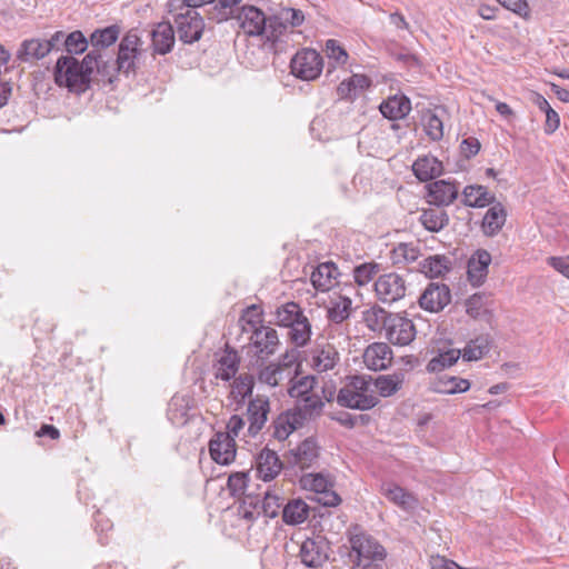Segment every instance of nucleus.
I'll return each instance as SVG.
<instances>
[{
    "label": "nucleus",
    "instance_id": "obj_1",
    "mask_svg": "<svg viewBox=\"0 0 569 569\" xmlns=\"http://www.w3.org/2000/svg\"><path fill=\"white\" fill-rule=\"evenodd\" d=\"M96 52H88L82 61L72 56L58 59L54 69V80L58 86L67 87L70 91L83 92L89 87L92 74H98Z\"/></svg>",
    "mask_w": 569,
    "mask_h": 569
},
{
    "label": "nucleus",
    "instance_id": "obj_2",
    "mask_svg": "<svg viewBox=\"0 0 569 569\" xmlns=\"http://www.w3.org/2000/svg\"><path fill=\"white\" fill-rule=\"evenodd\" d=\"M288 395L297 400L296 411L305 413L303 416L313 419L322 412L325 400L331 401L333 390L331 388H321V395L317 389L318 380L315 376H303L288 381Z\"/></svg>",
    "mask_w": 569,
    "mask_h": 569
},
{
    "label": "nucleus",
    "instance_id": "obj_3",
    "mask_svg": "<svg viewBox=\"0 0 569 569\" xmlns=\"http://www.w3.org/2000/svg\"><path fill=\"white\" fill-rule=\"evenodd\" d=\"M300 365L296 362L293 353L286 352L279 361H251V390L254 382L274 388L283 381H291L298 377Z\"/></svg>",
    "mask_w": 569,
    "mask_h": 569
},
{
    "label": "nucleus",
    "instance_id": "obj_4",
    "mask_svg": "<svg viewBox=\"0 0 569 569\" xmlns=\"http://www.w3.org/2000/svg\"><path fill=\"white\" fill-rule=\"evenodd\" d=\"M203 0H182L177 11L172 13L173 28L183 43L199 41L204 30L206 10L201 4Z\"/></svg>",
    "mask_w": 569,
    "mask_h": 569
},
{
    "label": "nucleus",
    "instance_id": "obj_5",
    "mask_svg": "<svg viewBox=\"0 0 569 569\" xmlns=\"http://www.w3.org/2000/svg\"><path fill=\"white\" fill-rule=\"evenodd\" d=\"M337 402L341 407L357 410L373 408L379 399L372 388V379L366 376L348 377L338 392Z\"/></svg>",
    "mask_w": 569,
    "mask_h": 569
},
{
    "label": "nucleus",
    "instance_id": "obj_6",
    "mask_svg": "<svg viewBox=\"0 0 569 569\" xmlns=\"http://www.w3.org/2000/svg\"><path fill=\"white\" fill-rule=\"evenodd\" d=\"M251 38L254 41L251 46L261 47L263 50L271 51L280 36L286 30V24L276 17H266L264 13L254 6H251Z\"/></svg>",
    "mask_w": 569,
    "mask_h": 569
},
{
    "label": "nucleus",
    "instance_id": "obj_7",
    "mask_svg": "<svg viewBox=\"0 0 569 569\" xmlns=\"http://www.w3.org/2000/svg\"><path fill=\"white\" fill-rule=\"evenodd\" d=\"M352 553L356 555L357 566L362 569H381L386 558V549L377 539L366 532H356L350 539Z\"/></svg>",
    "mask_w": 569,
    "mask_h": 569
},
{
    "label": "nucleus",
    "instance_id": "obj_8",
    "mask_svg": "<svg viewBox=\"0 0 569 569\" xmlns=\"http://www.w3.org/2000/svg\"><path fill=\"white\" fill-rule=\"evenodd\" d=\"M121 29L118 24H112L102 29H97L90 34L92 49L89 52H96L98 57V74L103 81L112 83L114 81V64L112 60H104L103 49L109 48L118 40Z\"/></svg>",
    "mask_w": 569,
    "mask_h": 569
},
{
    "label": "nucleus",
    "instance_id": "obj_9",
    "mask_svg": "<svg viewBox=\"0 0 569 569\" xmlns=\"http://www.w3.org/2000/svg\"><path fill=\"white\" fill-rule=\"evenodd\" d=\"M143 41L139 34L138 29H130L121 38L118 46V54L114 64V79L118 73H134L137 70V61L142 54Z\"/></svg>",
    "mask_w": 569,
    "mask_h": 569
},
{
    "label": "nucleus",
    "instance_id": "obj_10",
    "mask_svg": "<svg viewBox=\"0 0 569 569\" xmlns=\"http://www.w3.org/2000/svg\"><path fill=\"white\" fill-rule=\"evenodd\" d=\"M279 345L278 332L273 327H254L251 320V361L268 360L276 353Z\"/></svg>",
    "mask_w": 569,
    "mask_h": 569
},
{
    "label": "nucleus",
    "instance_id": "obj_11",
    "mask_svg": "<svg viewBox=\"0 0 569 569\" xmlns=\"http://www.w3.org/2000/svg\"><path fill=\"white\" fill-rule=\"evenodd\" d=\"M407 289L406 278L393 271L380 274L373 283V292L377 300L385 305H392L403 299Z\"/></svg>",
    "mask_w": 569,
    "mask_h": 569
},
{
    "label": "nucleus",
    "instance_id": "obj_12",
    "mask_svg": "<svg viewBox=\"0 0 569 569\" xmlns=\"http://www.w3.org/2000/svg\"><path fill=\"white\" fill-rule=\"evenodd\" d=\"M290 69L296 78L311 81L321 74L323 59L317 50L303 48L291 58Z\"/></svg>",
    "mask_w": 569,
    "mask_h": 569
},
{
    "label": "nucleus",
    "instance_id": "obj_13",
    "mask_svg": "<svg viewBox=\"0 0 569 569\" xmlns=\"http://www.w3.org/2000/svg\"><path fill=\"white\" fill-rule=\"evenodd\" d=\"M383 329L388 341L396 346H408L417 333L412 320L399 313H389L385 318Z\"/></svg>",
    "mask_w": 569,
    "mask_h": 569
},
{
    "label": "nucleus",
    "instance_id": "obj_14",
    "mask_svg": "<svg viewBox=\"0 0 569 569\" xmlns=\"http://www.w3.org/2000/svg\"><path fill=\"white\" fill-rule=\"evenodd\" d=\"M300 483L303 489L318 493V502L326 507H336L341 502L339 495L332 490L331 478L327 475L306 473L300 478Z\"/></svg>",
    "mask_w": 569,
    "mask_h": 569
},
{
    "label": "nucleus",
    "instance_id": "obj_15",
    "mask_svg": "<svg viewBox=\"0 0 569 569\" xmlns=\"http://www.w3.org/2000/svg\"><path fill=\"white\" fill-rule=\"evenodd\" d=\"M451 300L450 289L443 283H430L419 298V306L429 312H439Z\"/></svg>",
    "mask_w": 569,
    "mask_h": 569
},
{
    "label": "nucleus",
    "instance_id": "obj_16",
    "mask_svg": "<svg viewBox=\"0 0 569 569\" xmlns=\"http://www.w3.org/2000/svg\"><path fill=\"white\" fill-rule=\"evenodd\" d=\"M428 202L437 207L451 204L459 194V184L450 180H436L427 186Z\"/></svg>",
    "mask_w": 569,
    "mask_h": 569
},
{
    "label": "nucleus",
    "instance_id": "obj_17",
    "mask_svg": "<svg viewBox=\"0 0 569 569\" xmlns=\"http://www.w3.org/2000/svg\"><path fill=\"white\" fill-rule=\"evenodd\" d=\"M247 472H234L228 478V488L236 502L229 508L230 511L237 510L239 519L244 521L249 518V507L247 505Z\"/></svg>",
    "mask_w": 569,
    "mask_h": 569
},
{
    "label": "nucleus",
    "instance_id": "obj_18",
    "mask_svg": "<svg viewBox=\"0 0 569 569\" xmlns=\"http://www.w3.org/2000/svg\"><path fill=\"white\" fill-rule=\"evenodd\" d=\"M340 361V355L332 343H317L310 351L309 363L317 372L332 370Z\"/></svg>",
    "mask_w": 569,
    "mask_h": 569
},
{
    "label": "nucleus",
    "instance_id": "obj_19",
    "mask_svg": "<svg viewBox=\"0 0 569 569\" xmlns=\"http://www.w3.org/2000/svg\"><path fill=\"white\" fill-rule=\"evenodd\" d=\"M209 453L219 465H229L236 458V443L230 433L217 432L209 442Z\"/></svg>",
    "mask_w": 569,
    "mask_h": 569
},
{
    "label": "nucleus",
    "instance_id": "obj_20",
    "mask_svg": "<svg viewBox=\"0 0 569 569\" xmlns=\"http://www.w3.org/2000/svg\"><path fill=\"white\" fill-rule=\"evenodd\" d=\"M299 557L309 568L320 567L328 558V546L322 538H309L302 542Z\"/></svg>",
    "mask_w": 569,
    "mask_h": 569
},
{
    "label": "nucleus",
    "instance_id": "obj_21",
    "mask_svg": "<svg viewBox=\"0 0 569 569\" xmlns=\"http://www.w3.org/2000/svg\"><path fill=\"white\" fill-rule=\"evenodd\" d=\"M362 358L369 370H385L391 365L392 351L387 343L375 342L366 348Z\"/></svg>",
    "mask_w": 569,
    "mask_h": 569
},
{
    "label": "nucleus",
    "instance_id": "obj_22",
    "mask_svg": "<svg viewBox=\"0 0 569 569\" xmlns=\"http://www.w3.org/2000/svg\"><path fill=\"white\" fill-rule=\"evenodd\" d=\"M491 254L485 249H478L468 260V280L472 287H480L488 276Z\"/></svg>",
    "mask_w": 569,
    "mask_h": 569
},
{
    "label": "nucleus",
    "instance_id": "obj_23",
    "mask_svg": "<svg viewBox=\"0 0 569 569\" xmlns=\"http://www.w3.org/2000/svg\"><path fill=\"white\" fill-rule=\"evenodd\" d=\"M295 409L281 413L274 421L273 436L278 440H286L290 433L302 427L306 421L311 420Z\"/></svg>",
    "mask_w": 569,
    "mask_h": 569
},
{
    "label": "nucleus",
    "instance_id": "obj_24",
    "mask_svg": "<svg viewBox=\"0 0 569 569\" xmlns=\"http://www.w3.org/2000/svg\"><path fill=\"white\" fill-rule=\"evenodd\" d=\"M338 267L331 262L319 263L310 274V281L318 291H329L337 282L339 276Z\"/></svg>",
    "mask_w": 569,
    "mask_h": 569
},
{
    "label": "nucleus",
    "instance_id": "obj_25",
    "mask_svg": "<svg viewBox=\"0 0 569 569\" xmlns=\"http://www.w3.org/2000/svg\"><path fill=\"white\" fill-rule=\"evenodd\" d=\"M176 30L170 22L158 23L151 32L152 50L154 54L170 52L174 44Z\"/></svg>",
    "mask_w": 569,
    "mask_h": 569
},
{
    "label": "nucleus",
    "instance_id": "obj_26",
    "mask_svg": "<svg viewBox=\"0 0 569 569\" xmlns=\"http://www.w3.org/2000/svg\"><path fill=\"white\" fill-rule=\"evenodd\" d=\"M381 493L403 510L415 509L418 505V499L412 492L393 482L382 483Z\"/></svg>",
    "mask_w": 569,
    "mask_h": 569
},
{
    "label": "nucleus",
    "instance_id": "obj_27",
    "mask_svg": "<svg viewBox=\"0 0 569 569\" xmlns=\"http://www.w3.org/2000/svg\"><path fill=\"white\" fill-rule=\"evenodd\" d=\"M241 0H203L201 4L209 20L221 22L232 16Z\"/></svg>",
    "mask_w": 569,
    "mask_h": 569
},
{
    "label": "nucleus",
    "instance_id": "obj_28",
    "mask_svg": "<svg viewBox=\"0 0 569 569\" xmlns=\"http://www.w3.org/2000/svg\"><path fill=\"white\" fill-rule=\"evenodd\" d=\"M290 463L306 469L311 467L319 457L318 446L315 440L306 439L290 452Z\"/></svg>",
    "mask_w": 569,
    "mask_h": 569
},
{
    "label": "nucleus",
    "instance_id": "obj_29",
    "mask_svg": "<svg viewBox=\"0 0 569 569\" xmlns=\"http://www.w3.org/2000/svg\"><path fill=\"white\" fill-rule=\"evenodd\" d=\"M52 50V43L42 39L24 40L18 52L17 58L22 62H30L44 58Z\"/></svg>",
    "mask_w": 569,
    "mask_h": 569
},
{
    "label": "nucleus",
    "instance_id": "obj_30",
    "mask_svg": "<svg viewBox=\"0 0 569 569\" xmlns=\"http://www.w3.org/2000/svg\"><path fill=\"white\" fill-rule=\"evenodd\" d=\"M379 109L385 118L400 120L410 112L411 102L405 94H395L385 100Z\"/></svg>",
    "mask_w": 569,
    "mask_h": 569
},
{
    "label": "nucleus",
    "instance_id": "obj_31",
    "mask_svg": "<svg viewBox=\"0 0 569 569\" xmlns=\"http://www.w3.org/2000/svg\"><path fill=\"white\" fill-rule=\"evenodd\" d=\"M412 171L418 180L426 182L439 177L443 171V166L433 156H422L412 163Z\"/></svg>",
    "mask_w": 569,
    "mask_h": 569
},
{
    "label": "nucleus",
    "instance_id": "obj_32",
    "mask_svg": "<svg viewBox=\"0 0 569 569\" xmlns=\"http://www.w3.org/2000/svg\"><path fill=\"white\" fill-rule=\"evenodd\" d=\"M507 221V211L500 203H493L482 219L481 228L486 236L493 237L499 233Z\"/></svg>",
    "mask_w": 569,
    "mask_h": 569
},
{
    "label": "nucleus",
    "instance_id": "obj_33",
    "mask_svg": "<svg viewBox=\"0 0 569 569\" xmlns=\"http://www.w3.org/2000/svg\"><path fill=\"white\" fill-rule=\"evenodd\" d=\"M495 202V194L480 184H470L462 190V203L471 208H485Z\"/></svg>",
    "mask_w": 569,
    "mask_h": 569
},
{
    "label": "nucleus",
    "instance_id": "obj_34",
    "mask_svg": "<svg viewBox=\"0 0 569 569\" xmlns=\"http://www.w3.org/2000/svg\"><path fill=\"white\" fill-rule=\"evenodd\" d=\"M281 470V462L274 451L264 449L257 459V475L264 481L273 479Z\"/></svg>",
    "mask_w": 569,
    "mask_h": 569
},
{
    "label": "nucleus",
    "instance_id": "obj_35",
    "mask_svg": "<svg viewBox=\"0 0 569 569\" xmlns=\"http://www.w3.org/2000/svg\"><path fill=\"white\" fill-rule=\"evenodd\" d=\"M491 349V339L488 335H480L471 339L463 349H460V357L463 361H478Z\"/></svg>",
    "mask_w": 569,
    "mask_h": 569
},
{
    "label": "nucleus",
    "instance_id": "obj_36",
    "mask_svg": "<svg viewBox=\"0 0 569 569\" xmlns=\"http://www.w3.org/2000/svg\"><path fill=\"white\" fill-rule=\"evenodd\" d=\"M351 306L352 300L346 296H337L331 299L330 307L328 308V317L336 325L341 323L346 319H348L351 315ZM339 331L340 328L338 326L333 327L329 331V337H331V331Z\"/></svg>",
    "mask_w": 569,
    "mask_h": 569
},
{
    "label": "nucleus",
    "instance_id": "obj_37",
    "mask_svg": "<svg viewBox=\"0 0 569 569\" xmlns=\"http://www.w3.org/2000/svg\"><path fill=\"white\" fill-rule=\"evenodd\" d=\"M214 377L223 381H229L239 369V358L236 351L226 350L213 366Z\"/></svg>",
    "mask_w": 569,
    "mask_h": 569
},
{
    "label": "nucleus",
    "instance_id": "obj_38",
    "mask_svg": "<svg viewBox=\"0 0 569 569\" xmlns=\"http://www.w3.org/2000/svg\"><path fill=\"white\" fill-rule=\"evenodd\" d=\"M470 381L456 376H442L433 385V391L443 395L463 393L470 389Z\"/></svg>",
    "mask_w": 569,
    "mask_h": 569
},
{
    "label": "nucleus",
    "instance_id": "obj_39",
    "mask_svg": "<svg viewBox=\"0 0 569 569\" xmlns=\"http://www.w3.org/2000/svg\"><path fill=\"white\" fill-rule=\"evenodd\" d=\"M419 221L430 232H439L449 223V216L441 207L422 210Z\"/></svg>",
    "mask_w": 569,
    "mask_h": 569
},
{
    "label": "nucleus",
    "instance_id": "obj_40",
    "mask_svg": "<svg viewBox=\"0 0 569 569\" xmlns=\"http://www.w3.org/2000/svg\"><path fill=\"white\" fill-rule=\"evenodd\" d=\"M310 508L302 499H292L282 509V519L287 525L296 526L305 522Z\"/></svg>",
    "mask_w": 569,
    "mask_h": 569
},
{
    "label": "nucleus",
    "instance_id": "obj_41",
    "mask_svg": "<svg viewBox=\"0 0 569 569\" xmlns=\"http://www.w3.org/2000/svg\"><path fill=\"white\" fill-rule=\"evenodd\" d=\"M370 79L365 74H353L343 80L337 88V93L341 99H352L358 92L370 86Z\"/></svg>",
    "mask_w": 569,
    "mask_h": 569
},
{
    "label": "nucleus",
    "instance_id": "obj_42",
    "mask_svg": "<svg viewBox=\"0 0 569 569\" xmlns=\"http://www.w3.org/2000/svg\"><path fill=\"white\" fill-rule=\"evenodd\" d=\"M405 381V373L395 372L392 375L379 376L373 382L376 390L381 397H390L395 395Z\"/></svg>",
    "mask_w": 569,
    "mask_h": 569
},
{
    "label": "nucleus",
    "instance_id": "obj_43",
    "mask_svg": "<svg viewBox=\"0 0 569 569\" xmlns=\"http://www.w3.org/2000/svg\"><path fill=\"white\" fill-rule=\"evenodd\" d=\"M289 339L296 347H305L311 339V325L303 315L289 327Z\"/></svg>",
    "mask_w": 569,
    "mask_h": 569
},
{
    "label": "nucleus",
    "instance_id": "obj_44",
    "mask_svg": "<svg viewBox=\"0 0 569 569\" xmlns=\"http://www.w3.org/2000/svg\"><path fill=\"white\" fill-rule=\"evenodd\" d=\"M421 268L429 278H439L449 272L451 261L446 256L436 254L427 258L422 262Z\"/></svg>",
    "mask_w": 569,
    "mask_h": 569
},
{
    "label": "nucleus",
    "instance_id": "obj_45",
    "mask_svg": "<svg viewBox=\"0 0 569 569\" xmlns=\"http://www.w3.org/2000/svg\"><path fill=\"white\" fill-rule=\"evenodd\" d=\"M420 257V249L413 243L401 242L392 251L390 259L393 264H408L415 262Z\"/></svg>",
    "mask_w": 569,
    "mask_h": 569
},
{
    "label": "nucleus",
    "instance_id": "obj_46",
    "mask_svg": "<svg viewBox=\"0 0 569 569\" xmlns=\"http://www.w3.org/2000/svg\"><path fill=\"white\" fill-rule=\"evenodd\" d=\"M270 412L268 398L251 399V432L260 430L267 422Z\"/></svg>",
    "mask_w": 569,
    "mask_h": 569
},
{
    "label": "nucleus",
    "instance_id": "obj_47",
    "mask_svg": "<svg viewBox=\"0 0 569 569\" xmlns=\"http://www.w3.org/2000/svg\"><path fill=\"white\" fill-rule=\"evenodd\" d=\"M189 400L184 397L174 396L169 402L168 417L176 426H183L188 421Z\"/></svg>",
    "mask_w": 569,
    "mask_h": 569
},
{
    "label": "nucleus",
    "instance_id": "obj_48",
    "mask_svg": "<svg viewBox=\"0 0 569 569\" xmlns=\"http://www.w3.org/2000/svg\"><path fill=\"white\" fill-rule=\"evenodd\" d=\"M460 358V349H447L440 351L427 365L429 372H439L455 365Z\"/></svg>",
    "mask_w": 569,
    "mask_h": 569
},
{
    "label": "nucleus",
    "instance_id": "obj_49",
    "mask_svg": "<svg viewBox=\"0 0 569 569\" xmlns=\"http://www.w3.org/2000/svg\"><path fill=\"white\" fill-rule=\"evenodd\" d=\"M303 316L302 309L296 302H287L276 311V320L279 326L289 327L296 320Z\"/></svg>",
    "mask_w": 569,
    "mask_h": 569
},
{
    "label": "nucleus",
    "instance_id": "obj_50",
    "mask_svg": "<svg viewBox=\"0 0 569 569\" xmlns=\"http://www.w3.org/2000/svg\"><path fill=\"white\" fill-rule=\"evenodd\" d=\"M379 263L375 261L363 262L353 268V280L359 287H365L373 280V278L379 273Z\"/></svg>",
    "mask_w": 569,
    "mask_h": 569
},
{
    "label": "nucleus",
    "instance_id": "obj_51",
    "mask_svg": "<svg viewBox=\"0 0 569 569\" xmlns=\"http://www.w3.org/2000/svg\"><path fill=\"white\" fill-rule=\"evenodd\" d=\"M426 134L433 141L443 137V123L438 114L428 110L422 117Z\"/></svg>",
    "mask_w": 569,
    "mask_h": 569
},
{
    "label": "nucleus",
    "instance_id": "obj_52",
    "mask_svg": "<svg viewBox=\"0 0 569 569\" xmlns=\"http://www.w3.org/2000/svg\"><path fill=\"white\" fill-rule=\"evenodd\" d=\"M249 396V376L240 375L231 386L230 398L236 405L234 410L244 405L246 398Z\"/></svg>",
    "mask_w": 569,
    "mask_h": 569
},
{
    "label": "nucleus",
    "instance_id": "obj_53",
    "mask_svg": "<svg viewBox=\"0 0 569 569\" xmlns=\"http://www.w3.org/2000/svg\"><path fill=\"white\" fill-rule=\"evenodd\" d=\"M251 507L260 509L258 513L262 512L267 518H274L278 516L280 508L279 498L277 496L266 493L261 502L251 500Z\"/></svg>",
    "mask_w": 569,
    "mask_h": 569
},
{
    "label": "nucleus",
    "instance_id": "obj_54",
    "mask_svg": "<svg viewBox=\"0 0 569 569\" xmlns=\"http://www.w3.org/2000/svg\"><path fill=\"white\" fill-rule=\"evenodd\" d=\"M325 51L328 59L335 62V66H343L348 61L347 51L335 39L327 40Z\"/></svg>",
    "mask_w": 569,
    "mask_h": 569
},
{
    "label": "nucleus",
    "instance_id": "obj_55",
    "mask_svg": "<svg viewBox=\"0 0 569 569\" xmlns=\"http://www.w3.org/2000/svg\"><path fill=\"white\" fill-rule=\"evenodd\" d=\"M66 50L69 53H82L88 47V40L81 31H73L64 39Z\"/></svg>",
    "mask_w": 569,
    "mask_h": 569
},
{
    "label": "nucleus",
    "instance_id": "obj_56",
    "mask_svg": "<svg viewBox=\"0 0 569 569\" xmlns=\"http://www.w3.org/2000/svg\"><path fill=\"white\" fill-rule=\"evenodd\" d=\"M506 9L519 14L520 17H528L530 8L526 0H497Z\"/></svg>",
    "mask_w": 569,
    "mask_h": 569
},
{
    "label": "nucleus",
    "instance_id": "obj_57",
    "mask_svg": "<svg viewBox=\"0 0 569 569\" xmlns=\"http://www.w3.org/2000/svg\"><path fill=\"white\" fill-rule=\"evenodd\" d=\"M485 311L483 297L480 295H473L466 301V312L472 317L478 318Z\"/></svg>",
    "mask_w": 569,
    "mask_h": 569
},
{
    "label": "nucleus",
    "instance_id": "obj_58",
    "mask_svg": "<svg viewBox=\"0 0 569 569\" xmlns=\"http://www.w3.org/2000/svg\"><path fill=\"white\" fill-rule=\"evenodd\" d=\"M281 19L292 27H299L305 21V14L299 9L284 8L281 11Z\"/></svg>",
    "mask_w": 569,
    "mask_h": 569
},
{
    "label": "nucleus",
    "instance_id": "obj_59",
    "mask_svg": "<svg viewBox=\"0 0 569 569\" xmlns=\"http://www.w3.org/2000/svg\"><path fill=\"white\" fill-rule=\"evenodd\" d=\"M546 121L543 126V130L546 134H552L556 130H558L560 126V117L557 111L552 108L547 110L546 112Z\"/></svg>",
    "mask_w": 569,
    "mask_h": 569
},
{
    "label": "nucleus",
    "instance_id": "obj_60",
    "mask_svg": "<svg viewBox=\"0 0 569 569\" xmlns=\"http://www.w3.org/2000/svg\"><path fill=\"white\" fill-rule=\"evenodd\" d=\"M548 263L558 272L569 278V256L567 257H550Z\"/></svg>",
    "mask_w": 569,
    "mask_h": 569
},
{
    "label": "nucleus",
    "instance_id": "obj_61",
    "mask_svg": "<svg viewBox=\"0 0 569 569\" xmlns=\"http://www.w3.org/2000/svg\"><path fill=\"white\" fill-rule=\"evenodd\" d=\"M461 152L467 157L470 158L472 156H476L480 150V143L476 138H468L462 140L461 142Z\"/></svg>",
    "mask_w": 569,
    "mask_h": 569
},
{
    "label": "nucleus",
    "instance_id": "obj_62",
    "mask_svg": "<svg viewBox=\"0 0 569 569\" xmlns=\"http://www.w3.org/2000/svg\"><path fill=\"white\" fill-rule=\"evenodd\" d=\"M430 565L432 569H466L459 567L455 561L448 560L441 556L431 557Z\"/></svg>",
    "mask_w": 569,
    "mask_h": 569
},
{
    "label": "nucleus",
    "instance_id": "obj_63",
    "mask_svg": "<svg viewBox=\"0 0 569 569\" xmlns=\"http://www.w3.org/2000/svg\"><path fill=\"white\" fill-rule=\"evenodd\" d=\"M243 427H244V420L240 416L233 415L230 417V419L227 423V429H228L227 433H230V436L234 440V437H238L240 430Z\"/></svg>",
    "mask_w": 569,
    "mask_h": 569
},
{
    "label": "nucleus",
    "instance_id": "obj_64",
    "mask_svg": "<svg viewBox=\"0 0 569 569\" xmlns=\"http://www.w3.org/2000/svg\"><path fill=\"white\" fill-rule=\"evenodd\" d=\"M38 437H50L51 439H58L60 437L59 430L52 425H43L37 431Z\"/></svg>",
    "mask_w": 569,
    "mask_h": 569
}]
</instances>
